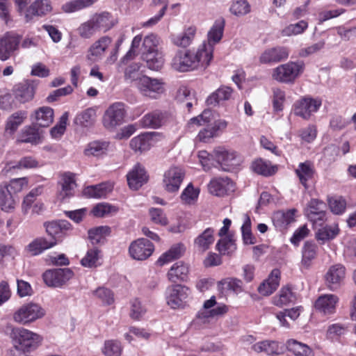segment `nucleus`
<instances>
[{"mask_svg": "<svg viewBox=\"0 0 356 356\" xmlns=\"http://www.w3.org/2000/svg\"><path fill=\"white\" fill-rule=\"evenodd\" d=\"M339 298L334 294H325L318 297L315 302V308L324 315L332 314L336 311Z\"/></svg>", "mask_w": 356, "mask_h": 356, "instance_id": "obj_22", "label": "nucleus"}, {"mask_svg": "<svg viewBox=\"0 0 356 356\" xmlns=\"http://www.w3.org/2000/svg\"><path fill=\"white\" fill-rule=\"evenodd\" d=\"M296 209H290L286 211H279L275 212L273 216V222L275 227L283 228L295 220Z\"/></svg>", "mask_w": 356, "mask_h": 356, "instance_id": "obj_34", "label": "nucleus"}, {"mask_svg": "<svg viewBox=\"0 0 356 356\" xmlns=\"http://www.w3.org/2000/svg\"><path fill=\"white\" fill-rule=\"evenodd\" d=\"M99 252V250L96 248L88 250L81 261V265L87 268L96 267L98 265Z\"/></svg>", "mask_w": 356, "mask_h": 356, "instance_id": "obj_56", "label": "nucleus"}, {"mask_svg": "<svg viewBox=\"0 0 356 356\" xmlns=\"http://www.w3.org/2000/svg\"><path fill=\"white\" fill-rule=\"evenodd\" d=\"M56 244L55 239L47 240L44 238H38L33 241L27 246V250L31 255L41 254L45 250L52 248Z\"/></svg>", "mask_w": 356, "mask_h": 356, "instance_id": "obj_33", "label": "nucleus"}, {"mask_svg": "<svg viewBox=\"0 0 356 356\" xmlns=\"http://www.w3.org/2000/svg\"><path fill=\"white\" fill-rule=\"evenodd\" d=\"M37 86L38 81L35 80H25L16 84L13 89L16 102L24 104L31 101L34 97Z\"/></svg>", "mask_w": 356, "mask_h": 356, "instance_id": "obj_13", "label": "nucleus"}, {"mask_svg": "<svg viewBox=\"0 0 356 356\" xmlns=\"http://www.w3.org/2000/svg\"><path fill=\"white\" fill-rule=\"evenodd\" d=\"M52 10L49 0H35L26 10V20L29 22L34 16L42 17L50 13Z\"/></svg>", "mask_w": 356, "mask_h": 356, "instance_id": "obj_26", "label": "nucleus"}, {"mask_svg": "<svg viewBox=\"0 0 356 356\" xmlns=\"http://www.w3.org/2000/svg\"><path fill=\"white\" fill-rule=\"evenodd\" d=\"M26 118L24 111H17L12 114L7 120L5 127V134L12 136L17 130Z\"/></svg>", "mask_w": 356, "mask_h": 356, "instance_id": "obj_35", "label": "nucleus"}, {"mask_svg": "<svg viewBox=\"0 0 356 356\" xmlns=\"http://www.w3.org/2000/svg\"><path fill=\"white\" fill-rule=\"evenodd\" d=\"M314 172V166L312 162L306 161L300 163L298 168L296 170V173L298 177L300 183L307 188V182L309 179H312Z\"/></svg>", "mask_w": 356, "mask_h": 356, "instance_id": "obj_42", "label": "nucleus"}, {"mask_svg": "<svg viewBox=\"0 0 356 356\" xmlns=\"http://www.w3.org/2000/svg\"><path fill=\"white\" fill-rule=\"evenodd\" d=\"M214 241L213 230L211 228L206 229L195 241V244L202 251L207 250Z\"/></svg>", "mask_w": 356, "mask_h": 356, "instance_id": "obj_53", "label": "nucleus"}, {"mask_svg": "<svg viewBox=\"0 0 356 356\" xmlns=\"http://www.w3.org/2000/svg\"><path fill=\"white\" fill-rule=\"evenodd\" d=\"M96 117L95 110L92 108H88L79 113L75 119L74 122L76 124L83 127H90L95 122Z\"/></svg>", "mask_w": 356, "mask_h": 356, "instance_id": "obj_47", "label": "nucleus"}, {"mask_svg": "<svg viewBox=\"0 0 356 356\" xmlns=\"http://www.w3.org/2000/svg\"><path fill=\"white\" fill-rule=\"evenodd\" d=\"M308 27V23L305 20H301L295 24H291L282 31L284 36H291L302 34Z\"/></svg>", "mask_w": 356, "mask_h": 356, "instance_id": "obj_55", "label": "nucleus"}, {"mask_svg": "<svg viewBox=\"0 0 356 356\" xmlns=\"http://www.w3.org/2000/svg\"><path fill=\"white\" fill-rule=\"evenodd\" d=\"M109 232L108 227H98L88 231V238L92 244L102 243Z\"/></svg>", "mask_w": 356, "mask_h": 356, "instance_id": "obj_58", "label": "nucleus"}, {"mask_svg": "<svg viewBox=\"0 0 356 356\" xmlns=\"http://www.w3.org/2000/svg\"><path fill=\"white\" fill-rule=\"evenodd\" d=\"M109 143L106 141H92L90 143L84 150L86 156H100L108 152Z\"/></svg>", "mask_w": 356, "mask_h": 356, "instance_id": "obj_44", "label": "nucleus"}, {"mask_svg": "<svg viewBox=\"0 0 356 356\" xmlns=\"http://www.w3.org/2000/svg\"><path fill=\"white\" fill-rule=\"evenodd\" d=\"M228 311L224 304H218L215 296L204 301L202 308L197 312V317L200 319H208L224 315Z\"/></svg>", "mask_w": 356, "mask_h": 356, "instance_id": "obj_14", "label": "nucleus"}, {"mask_svg": "<svg viewBox=\"0 0 356 356\" xmlns=\"http://www.w3.org/2000/svg\"><path fill=\"white\" fill-rule=\"evenodd\" d=\"M28 184L27 179L26 177L14 179L10 181L9 184L4 183L1 185L3 188H6L12 194H16L20 192L24 186Z\"/></svg>", "mask_w": 356, "mask_h": 356, "instance_id": "obj_63", "label": "nucleus"}, {"mask_svg": "<svg viewBox=\"0 0 356 356\" xmlns=\"http://www.w3.org/2000/svg\"><path fill=\"white\" fill-rule=\"evenodd\" d=\"M122 350L121 343L113 339L105 341L102 348V352L105 356H120Z\"/></svg>", "mask_w": 356, "mask_h": 356, "instance_id": "obj_51", "label": "nucleus"}, {"mask_svg": "<svg viewBox=\"0 0 356 356\" xmlns=\"http://www.w3.org/2000/svg\"><path fill=\"white\" fill-rule=\"evenodd\" d=\"M97 0H73L64 3L62 10L67 13L76 12L92 6Z\"/></svg>", "mask_w": 356, "mask_h": 356, "instance_id": "obj_50", "label": "nucleus"}, {"mask_svg": "<svg viewBox=\"0 0 356 356\" xmlns=\"http://www.w3.org/2000/svg\"><path fill=\"white\" fill-rule=\"evenodd\" d=\"M280 270L278 269L273 270L268 277L258 287L259 293L263 296L272 294L280 284Z\"/></svg>", "mask_w": 356, "mask_h": 356, "instance_id": "obj_27", "label": "nucleus"}, {"mask_svg": "<svg viewBox=\"0 0 356 356\" xmlns=\"http://www.w3.org/2000/svg\"><path fill=\"white\" fill-rule=\"evenodd\" d=\"M159 42L160 38L156 34L151 33L146 35L143 39L142 52H149L159 50L158 48Z\"/></svg>", "mask_w": 356, "mask_h": 356, "instance_id": "obj_62", "label": "nucleus"}, {"mask_svg": "<svg viewBox=\"0 0 356 356\" xmlns=\"http://www.w3.org/2000/svg\"><path fill=\"white\" fill-rule=\"evenodd\" d=\"M337 35L343 41H352L356 39V26L347 27L345 25L339 26L333 29Z\"/></svg>", "mask_w": 356, "mask_h": 356, "instance_id": "obj_59", "label": "nucleus"}, {"mask_svg": "<svg viewBox=\"0 0 356 356\" xmlns=\"http://www.w3.org/2000/svg\"><path fill=\"white\" fill-rule=\"evenodd\" d=\"M289 56V49L277 46L266 49L260 56L259 61L263 64H273L286 60Z\"/></svg>", "mask_w": 356, "mask_h": 356, "instance_id": "obj_18", "label": "nucleus"}, {"mask_svg": "<svg viewBox=\"0 0 356 356\" xmlns=\"http://www.w3.org/2000/svg\"><path fill=\"white\" fill-rule=\"evenodd\" d=\"M225 26L223 19H218L215 21L213 25L208 33V40L204 42L199 47L206 55V60L211 61L213 58L214 45L221 40Z\"/></svg>", "mask_w": 356, "mask_h": 356, "instance_id": "obj_5", "label": "nucleus"}, {"mask_svg": "<svg viewBox=\"0 0 356 356\" xmlns=\"http://www.w3.org/2000/svg\"><path fill=\"white\" fill-rule=\"evenodd\" d=\"M216 248L222 254H229L236 250V246L233 239L225 237L218 241Z\"/></svg>", "mask_w": 356, "mask_h": 356, "instance_id": "obj_61", "label": "nucleus"}, {"mask_svg": "<svg viewBox=\"0 0 356 356\" xmlns=\"http://www.w3.org/2000/svg\"><path fill=\"white\" fill-rule=\"evenodd\" d=\"M113 190V185L110 183H102L97 185H92L84 189V194L92 198H104Z\"/></svg>", "mask_w": 356, "mask_h": 356, "instance_id": "obj_31", "label": "nucleus"}, {"mask_svg": "<svg viewBox=\"0 0 356 356\" xmlns=\"http://www.w3.org/2000/svg\"><path fill=\"white\" fill-rule=\"evenodd\" d=\"M188 272V266L183 261H178L171 266L168 273V277L172 282H184L186 280Z\"/></svg>", "mask_w": 356, "mask_h": 356, "instance_id": "obj_29", "label": "nucleus"}, {"mask_svg": "<svg viewBox=\"0 0 356 356\" xmlns=\"http://www.w3.org/2000/svg\"><path fill=\"white\" fill-rule=\"evenodd\" d=\"M185 177V170L179 166H171L163 174V186L169 193H176Z\"/></svg>", "mask_w": 356, "mask_h": 356, "instance_id": "obj_10", "label": "nucleus"}, {"mask_svg": "<svg viewBox=\"0 0 356 356\" xmlns=\"http://www.w3.org/2000/svg\"><path fill=\"white\" fill-rule=\"evenodd\" d=\"M251 168L255 173L265 177L274 175L277 170L275 166L272 165L269 161L262 159H259L253 161Z\"/></svg>", "mask_w": 356, "mask_h": 356, "instance_id": "obj_40", "label": "nucleus"}, {"mask_svg": "<svg viewBox=\"0 0 356 356\" xmlns=\"http://www.w3.org/2000/svg\"><path fill=\"white\" fill-rule=\"evenodd\" d=\"M45 315V310L35 302H28L22 305L13 314L15 322L24 325H29Z\"/></svg>", "mask_w": 356, "mask_h": 356, "instance_id": "obj_3", "label": "nucleus"}, {"mask_svg": "<svg viewBox=\"0 0 356 356\" xmlns=\"http://www.w3.org/2000/svg\"><path fill=\"white\" fill-rule=\"evenodd\" d=\"M322 105L320 98L302 97L293 105L294 114L304 120H309L313 113L317 112Z\"/></svg>", "mask_w": 356, "mask_h": 356, "instance_id": "obj_9", "label": "nucleus"}, {"mask_svg": "<svg viewBox=\"0 0 356 356\" xmlns=\"http://www.w3.org/2000/svg\"><path fill=\"white\" fill-rule=\"evenodd\" d=\"M111 42V38L108 36L100 38L89 47L86 59L90 63L100 60Z\"/></svg>", "mask_w": 356, "mask_h": 356, "instance_id": "obj_21", "label": "nucleus"}, {"mask_svg": "<svg viewBox=\"0 0 356 356\" xmlns=\"http://www.w3.org/2000/svg\"><path fill=\"white\" fill-rule=\"evenodd\" d=\"M229 10L236 16H242L250 12V6L246 0H236L233 2Z\"/></svg>", "mask_w": 356, "mask_h": 356, "instance_id": "obj_60", "label": "nucleus"}, {"mask_svg": "<svg viewBox=\"0 0 356 356\" xmlns=\"http://www.w3.org/2000/svg\"><path fill=\"white\" fill-rule=\"evenodd\" d=\"M43 187L42 186H38L34 188H33L28 195L24 198L22 204V211L24 214L28 213L29 209H31V205L36 200V197L40 195L42 193Z\"/></svg>", "mask_w": 356, "mask_h": 356, "instance_id": "obj_52", "label": "nucleus"}, {"mask_svg": "<svg viewBox=\"0 0 356 356\" xmlns=\"http://www.w3.org/2000/svg\"><path fill=\"white\" fill-rule=\"evenodd\" d=\"M44 226L47 233L56 241V238H61L65 232L70 229V224L66 220H60L47 222Z\"/></svg>", "mask_w": 356, "mask_h": 356, "instance_id": "obj_32", "label": "nucleus"}, {"mask_svg": "<svg viewBox=\"0 0 356 356\" xmlns=\"http://www.w3.org/2000/svg\"><path fill=\"white\" fill-rule=\"evenodd\" d=\"M169 118L167 111L156 109L146 113L139 121L143 128L158 129L165 124Z\"/></svg>", "mask_w": 356, "mask_h": 356, "instance_id": "obj_16", "label": "nucleus"}, {"mask_svg": "<svg viewBox=\"0 0 356 356\" xmlns=\"http://www.w3.org/2000/svg\"><path fill=\"white\" fill-rule=\"evenodd\" d=\"M210 193L216 196H222L234 190V185L227 177L213 179L208 185Z\"/></svg>", "mask_w": 356, "mask_h": 356, "instance_id": "obj_24", "label": "nucleus"}, {"mask_svg": "<svg viewBox=\"0 0 356 356\" xmlns=\"http://www.w3.org/2000/svg\"><path fill=\"white\" fill-rule=\"evenodd\" d=\"M20 38L14 33H7L0 38V60H8L17 49Z\"/></svg>", "mask_w": 356, "mask_h": 356, "instance_id": "obj_17", "label": "nucleus"}, {"mask_svg": "<svg viewBox=\"0 0 356 356\" xmlns=\"http://www.w3.org/2000/svg\"><path fill=\"white\" fill-rule=\"evenodd\" d=\"M61 190L59 191L58 197L62 200L73 195L74 190L76 184L73 174L70 172L64 173L61 179Z\"/></svg>", "mask_w": 356, "mask_h": 356, "instance_id": "obj_30", "label": "nucleus"}, {"mask_svg": "<svg viewBox=\"0 0 356 356\" xmlns=\"http://www.w3.org/2000/svg\"><path fill=\"white\" fill-rule=\"evenodd\" d=\"M129 186L133 190H138L147 181L148 177L145 168L136 164L127 175Z\"/></svg>", "mask_w": 356, "mask_h": 356, "instance_id": "obj_23", "label": "nucleus"}, {"mask_svg": "<svg viewBox=\"0 0 356 356\" xmlns=\"http://www.w3.org/2000/svg\"><path fill=\"white\" fill-rule=\"evenodd\" d=\"M54 120V111L48 106H43L35 111V120L38 126L49 127Z\"/></svg>", "mask_w": 356, "mask_h": 356, "instance_id": "obj_43", "label": "nucleus"}, {"mask_svg": "<svg viewBox=\"0 0 356 356\" xmlns=\"http://www.w3.org/2000/svg\"><path fill=\"white\" fill-rule=\"evenodd\" d=\"M141 58L149 70L156 72L159 71L165 63L164 55L161 50L142 52Z\"/></svg>", "mask_w": 356, "mask_h": 356, "instance_id": "obj_25", "label": "nucleus"}, {"mask_svg": "<svg viewBox=\"0 0 356 356\" xmlns=\"http://www.w3.org/2000/svg\"><path fill=\"white\" fill-rule=\"evenodd\" d=\"M125 114V105L123 103L116 102L113 104L104 113L103 118L104 126L107 129H114L124 122Z\"/></svg>", "mask_w": 356, "mask_h": 356, "instance_id": "obj_8", "label": "nucleus"}, {"mask_svg": "<svg viewBox=\"0 0 356 356\" xmlns=\"http://www.w3.org/2000/svg\"><path fill=\"white\" fill-rule=\"evenodd\" d=\"M77 31L79 35L85 39L90 38L99 33L90 19L81 24L78 28Z\"/></svg>", "mask_w": 356, "mask_h": 356, "instance_id": "obj_64", "label": "nucleus"}, {"mask_svg": "<svg viewBox=\"0 0 356 356\" xmlns=\"http://www.w3.org/2000/svg\"><path fill=\"white\" fill-rule=\"evenodd\" d=\"M90 19L98 32H106L113 26L111 17L108 13L95 15Z\"/></svg>", "mask_w": 356, "mask_h": 356, "instance_id": "obj_38", "label": "nucleus"}, {"mask_svg": "<svg viewBox=\"0 0 356 356\" xmlns=\"http://www.w3.org/2000/svg\"><path fill=\"white\" fill-rule=\"evenodd\" d=\"M152 145V136L150 133H144L133 138L130 141V147L136 152H145L149 149Z\"/></svg>", "mask_w": 356, "mask_h": 356, "instance_id": "obj_36", "label": "nucleus"}, {"mask_svg": "<svg viewBox=\"0 0 356 356\" xmlns=\"http://www.w3.org/2000/svg\"><path fill=\"white\" fill-rule=\"evenodd\" d=\"M214 159L217 167L227 172L236 169L241 161L240 156L235 152L228 151L220 147L214 149Z\"/></svg>", "mask_w": 356, "mask_h": 356, "instance_id": "obj_6", "label": "nucleus"}, {"mask_svg": "<svg viewBox=\"0 0 356 356\" xmlns=\"http://www.w3.org/2000/svg\"><path fill=\"white\" fill-rule=\"evenodd\" d=\"M223 289H227L238 294L243 291V282L241 280L236 278L228 277L219 282Z\"/></svg>", "mask_w": 356, "mask_h": 356, "instance_id": "obj_57", "label": "nucleus"}, {"mask_svg": "<svg viewBox=\"0 0 356 356\" xmlns=\"http://www.w3.org/2000/svg\"><path fill=\"white\" fill-rule=\"evenodd\" d=\"M296 300V295L289 287L282 288L278 296L273 298V303L276 306L282 307L289 303H293Z\"/></svg>", "mask_w": 356, "mask_h": 356, "instance_id": "obj_48", "label": "nucleus"}, {"mask_svg": "<svg viewBox=\"0 0 356 356\" xmlns=\"http://www.w3.org/2000/svg\"><path fill=\"white\" fill-rule=\"evenodd\" d=\"M206 59V55L200 47L196 51L178 50L172 57L170 65L174 70L179 72H191L199 67H207L211 61Z\"/></svg>", "mask_w": 356, "mask_h": 356, "instance_id": "obj_1", "label": "nucleus"}, {"mask_svg": "<svg viewBox=\"0 0 356 356\" xmlns=\"http://www.w3.org/2000/svg\"><path fill=\"white\" fill-rule=\"evenodd\" d=\"M346 268L341 264H334L329 268L325 274V281L331 290L339 287L345 278Z\"/></svg>", "mask_w": 356, "mask_h": 356, "instance_id": "obj_20", "label": "nucleus"}, {"mask_svg": "<svg viewBox=\"0 0 356 356\" xmlns=\"http://www.w3.org/2000/svg\"><path fill=\"white\" fill-rule=\"evenodd\" d=\"M188 294L189 289L185 286L176 284L168 286L165 292L167 303L172 309L179 308L183 305Z\"/></svg>", "mask_w": 356, "mask_h": 356, "instance_id": "obj_12", "label": "nucleus"}, {"mask_svg": "<svg viewBox=\"0 0 356 356\" xmlns=\"http://www.w3.org/2000/svg\"><path fill=\"white\" fill-rule=\"evenodd\" d=\"M185 251V248L183 244L178 243L174 245L171 248L163 253L158 259L157 262L161 266L169 263L175 259H179L182 256Z\"/></svg>", "mask_w": 356, "mask_h": 356, "instance_id": "obj_39", "label": "nucleus"}, {"mask_svg": "<svg viewBox=\"0 0 356 356\" xmlns=\"http://www.w3.org/2000/svg\"><path fill=\"white\" fill-rule=\"evenodd\" d=\"M196 33V28L190 26L185 28L183 32L171 35V41L173 44L179 47H187L191 44Z\"/></svg>", "mask_w": 356, "mask_h": 356, "instance_id": "obj_28", "label": "nucleus"}, {"mask_svg": "<svg viewBox=\"0 0 356 356\" xmlns=\"http://www.w3.org/2000/svg\"><path fill=\"white\" fill-rule=\"evenodd\" d=\"M339 228L336 225H326L320 228L316 233V237L318 241L324 243L335 238L339 234Z\"/></svg>", "mask_w": 356, "mask_h": 356, "instance_id": "obj_49", "label": "nucleus"}, {"mask_svg": "<svg viewBox=\"0 0 356 356\" xmlns=\"http://www.w3.org/2000/svg\"><path fill=\"white\" fill-rule=\"evenodd\" d=\"M200 190L190 183L181 194V201L186 204H193L197 200Z\"/></svg>", "mask_w": 356, "mask_h": 356, "instance_id": "obj_54", "label": "nucleus"}, {"mask_svg": "<svg viewBox=\"0 0 356 356\" xmlns=\"http://www.w3.org/2000/svg\"><path fill=\"white\" fill-rule=\"evenodd\" d=\"M305 69L303 61L289 62L275 67L272 74L273 78L282 83H293Z\"/></svg>", "mask_w": 356, "mask_h": 356, "instance_id": "obj_4", "label": "nucleus"}, {"mask_svg": "<svg viewBox=\"0 0 356 356\" xmlns=\"http://www.w3.org/2000/svg\"><path fill=\"white\" fill-rule=\"evenodd\" d=\"M326 204L323 201L312 199L309 202L306 209V215L309 220L315 224L321 225L325 219Z\"/></svg>", "mask_w": 356, "mask_h": 356, "instance_id": "obj_19", "label": "nucleus"}, {"mask_svg": "<svg viewBox=\"0 0 356 356\" xmlns=\"http://www.w3.org/2000/svg\"><path fill=\"white\" fill-rule=\"evenodd\" d=\"M232 93L231 88L228 86L220 87L207 99V103L208 105L215 106L221 101L229 99Z\"/></svg>", "mask_w": 356, "mask_h": 356, "instance_id": "obj_45", "label": "nucleus"}, {"mask_svg": "<svg viewBox=\"0 0 356 356\" xmlns=\"http://www.w3.org/2000/svg\"><path fill=\"white\" fill-rule=\"evenodd\" d=\"M16 202L13 194L10 193L6 188L0 186V206L6 212H11L15 207Z\"/></svg>", "mask_w": 356, "mask_h": 356, "instance_id": "obj_46", "label": "nucleus"}, {"mask_svg": "<svg viewBox=\"0 0 356 356\" xmlns=\"http://www.w3.org/2000/svg\"><path fill=\"white\" fill-rule=\"evenodd\" d=\"M154 245L147 238H138L133 241L129 248V252L134 259L143 261L152 255Z\"/></svg>", "mask_w": 356, "mask_h": 356, "instance_id": "obj_11", "label": "nucleus"}, {"mask_svg": "<svg viewBox=\"0 0 356 356\" xmlns=\"http://www.w3.org/2000/svg\"><path fill=\"white\" fill-rule=\"evenodd\" d=\"M286 348L296 356H314V351L309 346L295 339L288 340Z\"/></svg>", "mask_w": 356, "mask_h": 356, "instance_id": "obj_37", "label": "nucleus"}, {"mask_svg": "<svg viewBox=\"0 0 356 356\" xmlns=\"http://www.w3.org/2000/svg\"><path fill=\"white\" fill-rule=\"evenodd\" d=\"M140 93L152 99H156L164 92V83L159 79L141 76L136 83Z\"/></svg>", "mask_w": 356, "mask_h": 356, "instance_id": "obj_7", "label": "nucleus"}, {"mask_svg": "<svg viewBox=\"0 0 356 356\" xmlns=\"http://www.w3.org/2000/svg\"><path fill=\"white\" fill-rule=\"evenodd\" d=\"M72 276V272L69 268H58L44 272L43 280L49 286L59 287L68 281Z\"/></svg>", "mask_w": 356, "mask_h": 356, "instance_id": "obj_15", "label": "nucleus"}, {"mask_svg": "<svg viewBox=\"0 0 356 356\" xmlns=\"http://www.w3.org/2000/svg\"><path fill=\"white\" fill-rule=\"evenodd\" d=\"M318 246L312 241H306L302 248V265L309 267L311 262L316 258Z\"/></svg>", "mask_w": 356, "mask_h": 356, "instance_id": "obj_41", "label": "nucleus"}, {"mask_svg": "<svg viewBox=\"0 0 356 356\" xmlns=\"http://www.w3.org/2000/svg\"><path fill=\"white\" fill-rule=\"evenodd\" d=\"M11 337L15 348L24 353L35 350L42 341L41 336L23 327L13 329Z\"/></svg>", "mask_w": 356, "mask_h": 356, "instance_id": "obj_2", "label": "nucleus"}]
</instances>
